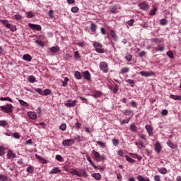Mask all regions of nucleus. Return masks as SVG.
<instances>
[{
	"label": "nucleus",
	"mask_w": 181,
	"mask_h": 181,
	"mask_svg": "<svg viewBox=\"0 0 181 181\" xmlns=\"http://www.w3.org/2000/svg\"><path fill=\"white\" fill-rule=\"evenodd\" d=\"M0 108L1 111L6 112V114H11L12 112V108H13V106L12 104H7L6 106H1Z\"/></svg>",
	"instance_id": "f257e3e1"
},
{
	"label": "nucleus",
	"mask_w": 181,
	"mask_h": 181,
	"mask_svg": "<svg viewBox=\"0 0 181 181\" xmlns=\"http://www.w3.org/2000/svg\"><path fill=\"white\" fill-rule=\"evenodd\" d=\"M93 46L95 47L97 53H104L105 50L103 49V45L100 42H94Z\"/></svg>",
	"instance_id": "f03ea898"
},
{
	"label": "nucleus",
	"mask_w": 181,
	"mask_h": 181,
	"mask_svg": "<svg viewBox=\"0 0 181 181\" xmlns=\"http://www.w3.org/2000/svg\"><path fill=\"white\" fill-rule=\"evenodd\" d=\"M92 153L95 158V160H96V162H100V160H104L105 156H101L100 154V153H98V151H96L95 150H93L92 151Z\"/></svg>",
	"instance_id": "7ed1b4c3"
},
{
	"label": "nucleus",
	"mask_w": 181,
	"mask_h": 181,
	"mask_svg": "<svg viewBox=\"0 0 181 181\" xmlns=\"http://www.w3.org/2000/svg\"><path fill=\"white\" fill-rule=\"evenodd\" d=\"M99 67L103 73H108V64L105 62H102L100 63Z\"/></svg>",
	"instance_id": "20e7f679"
},
{
	"label": "nucleus",
	"mask_w": 181,
	"mask_h": 181,
	"mask_svg": "<svg viewBox=\"0 0 181 181\" xmlns=\"http://www.w3.org/2000/svg\"><path fill=\"white\" fill-rule=\"evenodd\" d=\"M74 144V139H73L64 140L62 141V145L64 146H71V145H73Z\"/></svg>",
	"instance_id": "39448f33"
},
{
	"label": "nucleus",
	"mask_w": 181,
	"mask_h": 181,
	"mask_svg": "<svg viewBox=\"0 0 181 181\" xmlns=\"http://www.w3.org/2000/svg\"><path fill=\"white\" fill-rule=\"evenodd\" d=\"M77 104V100H69L68 103H64L65 107H76V105Z\"/></svg>",
	"instance_id": "423d86ee"
},
{
	"label": "nucleus",
	"mask_w": 181,
	"mask_h": 181,
	"mask_svg": "<svg viewBox=\"0 0 181 181\" xmlns=\"http://www.w3.org/2000/svg\"><path fill=\"white\" fill-rule=\"evenodd\" d=\"M139 74L142 77H151V76H155V73H153V71L146 72L145 71H141Z\"/></svg>",
	"instance_id": "0eeeda50"
},
{
	"label": "nucleus",
	"mask_w": 181,
	"mask_h": 181,
	"mask_svg": "<svg viewBox=\"0 0 181 181\" xmlns=\"http://www.w3.org/2000/svg\"><path fill=\"white\" fill-rule=\"evenodd\" d=\"M28 26L29 28H30L31 29H33L34 30H38V31L42 30V26H40V25L28 23Z\"/></svg>",
	"instance_id": "6e6552de"
},
{
	"label": "nucleus",
	"mask_w": 181,
	"mask_h": 181,
	"mask_svg": "<svg viewBox=\"0 0 181 181\" xmlns=\"http://www.w3.org/2000/svg\"><path fill=\"white\" fill-rule=\"evenodd\" d=\"M82 76L87 80L88 81H90L91 80V74L88 71H86L82 72Z\"/></svg>",
	"instance_id": "1a4fd4ad"
},
{
	"label": "nucleus",
	"mask_w": 181,
	"mask_h": 181,
	"mask_svg": "<svg viewBox=\"0 0 181 181\" xmlns=\"http://www.w3.org/2000/svg\"><path fill=\"white\" fill-rule=\"evenodd\" d=\"M145 128L149 135V136H152L153 135V129L149 124H146Z\"/></svg>",
	"instance_id": "9d476101"
},
{
	"label": "nucleus",
	"mask_w": 181,
	"mask_h": 181,
	"mask_svg": "<svg viewBox=\"0 0 181 181\" xmlns=\"http://www.w3.org/2000/svg\"><path fill=\"white\" fill-rule=\"evenodd\" d=\"M155 151L157 153H160L162 151V146L159 141H157L155 144Z\"/></svg>",
	"instance_id": "9b49d317"
},
{
	"label": "nucleus",
	"mask_w": 181,
	"mask_h": 181,
	"mask_svg": "<svg viewBox=\"0 0 181 181\" xmlns=\"http://www.w3.org/2000/svg\"><path fill=\"white\" fill-rule=\"evenodd\" d=\"M139 6L143 11H148L149 9V5L146 3H140L139 4Z\"/></svg>",
	"instance_id": "f8f14e48"
},
{
	"label": "nucleus",
	"mask_w": 181,
	"mask_h": 181,
	"mask_svg": "<svg viewBox=\"0 0 181 181\" xmlns=\"http://www.w3.org/2000/svg\"><path fill=\"white\" fill-rule=\"evenodd\" d=\"M151 43H155V45H160V43H163V39L151 38Z\"/></svg>",
	"instance_id": "ddd939ff"
},
{
	"label": "nucleus",
	"mask_w": 181,
	"mask_h": 181,
	"mask_svg": "<svg viewBox=\"0 0 181 181\" xmlns=\"http://www.w3.org/2000/svg\"><path fill=\"white\" fill-rule=\"evenodd\" d=\"M156 52H164L165 51V45L163 44H159L156 47Z\"/></svg>",
	"instance_id": "4468645a"
},
{
	"label": "nucleus",
	"mask_w": 181,
	"mask_h": 181,
	"mask_svg": "<svg viewBox=\"0 0 181 181\" xmlns=\"http://www.w3.org/2000/svg\"><path fill=\"white\" fill-rule=\"evenodd\" d=\"M28 115L30 119L35 120L36 119V118H37V116L36 115V113L35 112H28Z\"/></svg>",
	"instance_id": "2eb2a0df"
},
{
	"label": "nucleus",
	"mask_w": 181,
	"mask_h": 181,
	"mask_svg": "<svg viewBox=\"0 0 181 181\" xmlns=\"http://www.w3.org/2000/svg\"><path fill=\"white\" fill-rule=\"evenodd\" d=\"M57 173H62V170L59 169V168H55L49 172L50 175H56Z\"/></svg>",
	"instance_id": "dca6fc26"
},
{
	"label": "nucleus",
	"mask_w": 181,
	"mask_h": 181,
	"mask_svg": "<svg viewBox=\"0 0 181 181\" xmlns=\"http://www.w3.org/2000/svg\"><path fill=\"white\" fill-rule=\"evenodd\" d=\"M167 145L172 149H176V148H177V145L173 144L170 140L167 141Z\"/></svg>",
	"instance_id": "f3484780"
},
{
	"label": "nucleus",
	"mask_w": 181,
	"mask_h": 181,
	"mask_svg": "<svg viewBox=\"0 0 181 181\" xmlns=\"http://www.w3.org/2000/svg\"><path fill=\"white\" fill-rule=\"evenodd\" d=\"M131 157L134 158V159H138V160H142V156H138L136 153H129Z\"/></svg>",
	"instance_id": "a211bd4d"
},
{
	"label": "nucleus",
	"mask_w": 181,
	"mask_h": 181,
	"mask_svg": "<svg viewBox=\"0 0 181 181\" xmlns=\"http://www.w3.org/2000/svg\"><path fill=\"white\" fill-rule=\"evenodd\" d=\"M7 156L8 159H13V158L16 157V155L12 151V150H8Z\"/></svg>",
	"instance_id": "6ab92c4d"
},
{
	"label": "nucleus",
	"mask_w": 181,
	"mask_h": 181,
	"mask_svg": "<svg viewBox=\"0 0 181 181\" xmlns=\"http://www.w3.org/2000/svg\"><path fill=\"white\" fill-rule=\"evenodd\" d=\"M23 59L25 62H32V57L30 54H26L23 56Z\"/></svg>",
	"instance_id": "aec40b11"
},
{
	"label": "nucleus",
	"mask_w": 181,
	"mask_h": 181,
	"mask_svg": "<svg viewBox=\"0 0 181 181\" xmlns=\"http://www.w3.org/2000/svg\"><path fill=\"white\" fill-rule=\"evenodd\" d=\"M26 172H28V173L33 175V173H35V168L32 165H30L27 168Z\"/></svg>",
	"instance_id": "412c9836"
},
{
	"label": "nucleus",
	"mask_w": 181,
	"mask_h": 181,
	"mask_svg": "<svg viewBox=\"0 0 181 181\" xmlns=\"http://www.w3.org/2000/svg\"><path fill=\"white\" fill-rule=\"evenodd\" d=\"M90 31L93 33H95L96 30H97V25H95V23H92L90 24Z\"/></svg>",
	"instance_id": "4be33fe9"
},
{
	"label": "nucleus",
	"mask_w": 181,
	"mask_h": 181,
	"mask_svg": "<svg viewBox=\"0 0 181 181\" xmlns=\"http://www.w3.org/2000/svg\"><path fill=\"white\" fill-rule=\"evenodd\" d=\"M1 23L6 26V28H10L11 24H9V21L8 20H0Z\"/></svg>",
	"instance_id": "5701e85b"
},
{
	"label": "nucleus",
	"mask_w": 181,
	"mask_h": 181,
	"mask_svg": "<svg viewBox=\"0 0 181 181\" xmlns=\"http://www.w3.org/2000/svg\"><path fill=\"white\" fill-rule=\"evenodd\" d=\"M110 35L113 40H117V39H118V37H117V34L115 33V31L114 30H110Z\"/></svg>",
	"instance_id": "b1692460"
},
{
	"label": "nucleus",
	"mask_w": 181,
	"mask_h": 181,
	"mask_svg": "<svg viewBox=\"0 0 181 181\" xmlns=\"http://www.w3.org/2000/svg\"><path fill=\"white\" fill-rule=\"evenodd\" d=\"M103 95V93L96 90L95 91L94 94L92 95V97H93L94 98H98V97H101Z\"/></svg>",
	"instance_id": "393cba45"
},
{
	"label": "nucleus",
	"mask_w": 181,
	"mask_h": 181,
	"mask_svg": "<svg viewBox=\"0 0 181 181\" xmlns=\"http://www.w3.org/2000/svg\"><path fill=\"white\" fill-rule=\"evenodd\" d=\"M35 156H36L37 159L40 160L41 163H42V164L47 163V161H46V159L43 158V157H42L37 154H36Z\"/></svg>",
	"instance_id": "a878e982"
},
{
	"label": "nucleus",
	"mask_w": 181,
	"mask_h": 181,
	"mask_svg": "<svg viewBox=\"0 0 181 181\" xmlns=\"http://www.w3.org/2000/svg\"><path fill=\"white\" fill-rule=\"evenodd\" d=\"M124 157L127 162H129V163H135L136 162V160L132 159L131 157H129V156L125 155Z\"/></svg>",
	"instance_id": "bb28decb"
},
{
	"label": "nucleus",
	"mask_w": 181,
	"mask_h": 181,
	"mask_svg": "<svg viewBox=\"0 0 181 181\" xmlns=\"http://www.w3.org/2000/svg\"><path fill=\"white\" fill-rule=\"evenodd\" d=\"M92 177L95 179V180H100V179H101V174H100V173H93L92 174Z\"/></svg>",
	"instance_id": "cd10ccee"
},
{
	"label": "nucleus",
	"mask_w": 181,
	"mask_h": 181,
	"mask_svg": "<svg viewBox=\"0 0 181 181\" xmlns=\"http://www.w3.org/2000/svg\"><path fill=\"white\" fill-rule=\"evenodd\" d=\"M79 175H81V177L83 176H85V177H87V171H86V170L84 169H80Z\"/></svg>",
	"instance_id": "c85d7f7f"
},
{
	"label": "nucleus",
	"mask_w": 181,
	"mask_h": 181,
	"mask_svg": "<svg viewBox=\"0 0 181 181\" xmlns=\"http://www.w3.org/2000/svg\"><path fill=\"white\" fill-rule=\"evenodd\" d=\"M28 81H29V83H35L36 81V78L35 77V76L30 75L28 78Z\"/></svg>",
	"instance_id": "c756f323"
},
{
	"label": "nucleus",
	"mask_w": 181,
	"mask_h": 181,
	"mask_svg": "<svg viewBox=\"0 0 181 181\" xmlns=\"http://www.w3.org/2000/svg\"><path fill=\"white\" fill-rule=\"evenodd\" d=\"M71 174L74 175V176H78V177H81V175H80V173H78V171H77L76 169L71 171Z\"/></svg>",
	"instance_id": "7c9ffc66"
},
{
	"label": "nucleus",
	"mask_w": 181,
	"mask_h": 181,
	"mask_svg": "<svg viewBox=\"0 0 181 181\" xmlns=\"http://www.w3.org/2000/svg\"><path fill=\"white\" fill-rule=\"evenodd\" d=\"M129 127H130V130L132 131V132H136V131L138 130V127H136L135 124H130Z\"/></svg>",
	"instance_id": "2f4dec72"
},
{
	"label": "nucleus",
	"mask_w": 181,
	"mask_h": 181,
	"mask_svg": "<svg viewBox=\"0 0 181 181\" xmlns=\"http://www.w3.org/2000/svg\"><path fill=\"white\" fill-rule=\"evenodd\" d=\"M69 81H70V79H69V78L65 77L64 80L62 81L63 87H66L67 86V83H69Z\"/></svg>",
	"instance_id": "473e14b6"
},
{
	"label": "nucleus",
	"mask_w": 181,
	"mask_h": 181,
	"mask_svg": "<svg viewBox=\"0 0 181 181\" xmlns=\"http://www.w3.org/2000/svg\"><path fill=\"white\" fill-rule=\"evenodd\" d=\"M170 98H173V100H178V101H181L180 95H170Z\"/></svg>",
	"instance_id": "72a5a7b5"
},
{
	"label": "nucleus",
	"mask_w": 181,
	"mask_h": 181,
	"mask_svg": "<svg viewBox=\"0 0 181 181\" xmlns=\"http://www.w3.org/2000/svg\"><path fill=\"white\" fill-rule=\"evenodd\" d=\"M137 180L139 181H151L149 180V178H145L142 175L137 176Z\"/></svg>",
	"instance_id": "f704fd0d"
},
{
	"label": "nucleus",
	"mask_w": 181,
	"mask_h": 181,
	"mask_svg": "<svg viewBox=\"0 0 181 181\" xmlns=\"http://www.w3.org/2000/svg\"><path fill=\"white\" fill-rule=\"evenodd\" d=\"M96 144H98L100 148H105L107 146V144L101 141H96Z\"/></svg>",
	"instance_id": "c9c22d12"
},
{
	"label": "nucleus",
	"mask_w": 181,
	"mask_h": 181,
	"mask_svg": "<svg viewBox=\"0 0 181 181\" xmlns=\"http://www.w3.org/2000/svg\"><path fill=\"white\" fill-rule=\"evenodd\" d=\"M74 76L77 80H81V74L79 71H76Z\"/></svg>",
	"instance_id": "e433bc0d"
},
{
	"label": "nucleus",
	"mask_w": 181,
	"mask_h": 181,
	"mask_svg": "<svg viewBox=\"0 0 181 181\" xmlns=\"http://www.w3.org/2000/svg\"><path fill=\"white\" fill-rule=\"evenodd\" d=\"M35 43L37 45H39V46H41V47H45V42L42 40H35Z\"/></svg>",
	"instance_id": "4c0bfd02"
},
{
	"label": "nucleus",
	"mask_w": 181,
	"mask_h": 181,
	"mask_svg": "<svg viewBox=\"0 0 181 181\" xmlns=\"http://www.w3.org/2000/svg\"><path fill=\"white\" fill-rule=\"evenodd\" d=\"M50 52H52V53H57V52H59V47H52L49 49Z\"/></svg>",
	"instance_id": "58836bf2"
},
{
	"label": "nucleus",
	"mask_w": 181,
	"mask_h": 181,
	"mask_svg": "<svg viewBox=\"0 0 181 181\" xmlns=\"http://www.w3.org/2000/svg\"><path fill=\"white\" fill-rule=\"evenodd\" d=\"M129 71V68L128 67H124L123 69H121V74H125V73H128Z\"/></svg>",
	"instance_id": "ea45409f"
},
{
	"label": "nucleus",
	"mask_w": 181,
	"mask_h": 181,
	"mask_svg": "<svg viewBox=\"0 0 181 181\" xmlns=\"http://www.w3.org/2000/svg\"><path fill=\"white\" fill-rule=\"evenodd\" d=\"M18 101L21 105H22L23 107H29V104H28V103L23 101V100H19Z\"/></svg>",
	"instance_id": "a19ab883"
},
{
	"label": "nucleus",
	"mask_w": 181,
	"mask_h": 181,
	"mask_svg": "<svg viewBox=\"0 0 181 181\" xmlns=\"http://www.w3.org/2000/svg\"><path fill=\"white\" fill-rule=\"evenodd\" d=\"M160 23L162 26H165V25H168V20L163 18L160 20Z\"/></svg>",
	"instance_id": "79ce46f5"
},
{
	"label": "nucleus",
	"mask_w": 181,
	"mask_h": 181,
	"mask_svg": "<svg viewBox=\"0 0 181 181\" xmlns=\"http://www.w3.org/2000/svg\"><path fill=\"white\" fill-rule=\"evenodd\" d=\"M158 172L162 175H166V173H168V170H166V168H160L158 169Z\"/></svg>",
	"instance_id": "37998d69"
},
{
	"label": "nucleus",
	"mask_w": 181,
	"mask_h": 181,
	"mask_svg": "<svg viewBox=\"0 0 181 181\" xmlns=\"http://www.w3.org/2000/svg\"><path fill=\"white\" fill-rule=\"evenodd\" d=\"M123 114L127 117H129L132 114V110H126Z\"/></svg>",
	"instance_id": "c03bdc74"
},
{
	"label": "nucleus",
	"mask_w": 181,
	"mask_h": 181,
	"mask_svg": "<svg viewBox=\"0 0 181 181\" xmlns=\"http://www.w3.org/2000/svg\"><path fill=\"white\" fill-rule=\"evenodd\" d=\"M112 141L114 146H118V145H119V141L118 139H113Z\"/></svg>",
	"instance_id": "a18cd8bd"
},
{
	"label": "nucleus",
	"mask_w": 181,
	"mask_h": 181,
	"mask_svg": "<svg viewBox=\"0 0 181 181\" xmlns=\"http://www.w3.org/2000/svg\"><path fill=\"white\" fill-rule=\"evenodd\" d=\"M8 122L6 120H0V127H6Z\"/></svg>",
	"instance_id": "49530a36"
},
{
	"label": "nucleus",
	"mask_w": 181,
	"mask_h": 181,
	"mask_svg": "<svg viewBox=\"0 0 181 181\" xmlns=\"http://www.w3.org/2000/svg\"><path fill=\"white\" fill-rule=\"evenodd\" d=\"M78 7L77 6H74V7H72L71 11L73 13H77L78 12Z\"/></svg>",
	"instance_id": "de8ad7c7"
},
{
	"label": "nucleus",
	"mask_w": 181,
	"mask_h": 181,
	"mask_svg": "<svg viewBox=\"0 0 181 181\" xmlns=\"http://www.w3.org/2000/svg\"><path fill=\"white\" fill-rule=\"evenodd\" d=\"M66 128H67V125H66V124H64V123H62L59 126V129H61L62 131H66Z\"/></svg>",
	"instance_id": "09e8293b"
},
{
	"label": "nucleus",
	"mask_w": 181,
	"mask_h": 181,
	"mask_svg": "<svg viewBox=\"0 0 181 181\" xmlns=\"http://www.w3.org/2000/svg\"><path fill=\"white\" fill-rule=\"evenodd\" d=\"M4 155H5V148L0 146V156H4Z\"/></svg>",
	"instance_id": "8fccbe9b"
},
{
	"label": "nucleus",
	"mask_w": 181,
	"mask_h": 181,
	"mask_svg": "<svg viewBox=\"0 0 181 181\" xmlns=\"http://www.w3.org/2000/svg\"><path fill=\"white\" fill-rule=\"evenodd\" d=\"M124 57L127 62H131L132 60V55L130 54H127Z\"/></svg>",
	"instance_id": "3c124183"
},
{
	"label": "nucleus",
	"mask_w": 181,
	"mask_h": 181,
	"mask_svg": "<svg viewBox=\"0 0 181 181\" xmlns=\"http://www.w3.org/2000/svg\"><path fill=\"white\" fill-rule=\"evenodd\" d=\"M27 18H33L35 16V14H33V11H28L26 13Z\"/></svg>",
	"instance_id": "603ef678"
},
{
	"label": "nucleus",
	"mask_w": 181,
	"mask_h": 181,
	"mask_svg": "<svg viewBox=\"0 0 181 181\" xmlns=\"http://www.w3.org/2000/svg\"><path fill=\"white\" fill-rule=\"evenodd\" d=\"M8 29H10L11 32H16V26L12 25V24H10V27H8Z\"/></svg>",
	"instance_id": "864d4df0"
},
{
	"label": "nucleus",
	"mask_w": 181,
	"mask_h": 181,
	"mask_svg": "<svg viewBox=\"0 0 181 181\" xmlns=\"http://www.w3.org/2000/svg\"><path fill=\"white\" fill-rule=\"evenodd\" d=\"M74 57L76 60H80V53H78V51L75 52L74 53Z\"/></svg>",
	"instance_id": "5fc2aeb1"
},
{
	"label": "nucleus",
	"mask_w": 181,
	"mask_h": 181,
	"mask_svg": "<svg viewBox=\"0 0 181 181\" xmlns=\"http://www.w3.org/2000/svg\"><path fill=\"white\" fill-rule=\"evenodd\" d=\"M157 10H158V8H156V7H153V9L150 12V15H151V16H153V15H155V13H156Z\"/></svg>",
	"instance_id": "6e6d98bb"
},
{
	"label": "nucleus",
	"mask_w": 181,
	"mask_h": 181,
	"mask_svg": "<svg viewBox=\"0 0 181 181\" xmlns=\"http://www.w3.org/2000/svg\"><path fill=\"white\" fill-rule=\"evenodd\" d=\"M1 101H9L10 103H13L12 99L10 98H1Z\"/></svg>",
	"instance_id": "4d7b16f0"
},
{
	"label": "nucleus",
	"mask_w": 181,
	"mask_h": 181,
	"mask_svg": "<svg viewBox=\"0 0 181 181\" xmlns=\"http://www.w3.org/2000/svg\"><path fill=\"white\" fill-rule=\"evenodd\" d=\"M56 159L59 162H63V157L62 156H60V155H57L56 156Z\"/></svg>",
	"instance_id": "13d9d810"
},
{
	"label": "nucleus",
	"mask_w": 181,
	"mask_h": 181,
	"mask_svg": "<svg viewBox=\"0 0 181 181\" xmlns=\"http://www.w3.org/2000/svg\"><path fill=\"white\" fill-rule=\"evenodd\" d=\"M53 13H54V11H53V10H49V11H48V16L49 17V18H54V16L53 15Z\"/></svg>",
	"instance_id": "bf43d9fd"
},
{
	"label": "nucleus",
	"mask_w": 181,
	"mask_h": 181,
	"mask_svg": "<svg viewBox=\"0 0 181 181\" xmlns=\"http://www.w3.org/2000/svg\"><path fill=\"white\" fill-rule=\"evenodd\" d=\"M167 56H168L170 59H173V52L172 51L167 52Z\"/></svg>",
	"instance_id": "052dcab7"
},
{
	"label": "nucleus",
	"mask_w": 181,
	"mask_h": 181,
	"mask_svg": "<svg viewBox=\"0 0 181 181\" xmlns=\"http://www.w3.org/2000/svg\"><path fill=\"white\" fill-rule=\"evenodd\" d=\"M0 180L1 181H6V180H8V178L6 177V176H5L4 175H0Z\"/></svg>",
	"instance_id": "680f3d73"
},
{
	"label": "nucleus",
	"mask_w": 181,
	"mask_h": 181,
	"mask_svg": "<svg viewBox=\"0 0 181 181\" xmlns=\"http://www.w3.org/2000/svg\"><path fill=\"white\" fill-rule=\"evenodd\" d=\"M136 145H139V146H141V148H145V146H144V141H139L136 142Z\"/></svg>",
	"instance_id": "e2e57ef3"
},
{
	"label": "nucleus",
	"mask_w": 181,
	"mask_h": 181,
	"mask_svg": "<svg viewBox=\"0 0 181 181\" xmlns=\"http://www.w3.org/2000/svg\"><path fill=\"white\" fill-rule=\"evenodd\" d=\"M126 82L131 84V87H134V80L127 79L126 80Z\"/></svg>",
	"instance_id": "0e129e2a"
},
{
	"label": "nucleus",
	"mask_w": 181,
	"mask_h": 181,
	"mask_svg": "<svg viewBox=\"0 0 181 181\" xmlns=\"http://www.w3.org/2000/svg\"><path fill=\"white\" fill-rule=\"evenodd\" d=\"M13 136L15 138V139H19L21 138V135L16 132L13 134Z\"/></svg>",
	"instance_id": "69168bd1"
},
{
	"label": "nucleus",
	"mask_w": 181,
	"mask_h": 181,
	"mask_svg": "<svg viewBox=\"0 0 181 181\" xmlns=\"http://www.w3.org/2000/svg\"><path fill=\"white\" fill-rule=\"evenodd\" d=\"M49 94H50V90L49 89L44 90V95H49Z\"/></svg>",
	"instance_id": "338daca9"
},
{
	"label": "nucleus",
	"mask_w": 181,
	"mask_h": 181,
	"mask_svg": "<svg viewBox=\"0 0 181 181\" xmlns=\"http://www.w3.org/2000/svg\"><path fill=\"white\" fill-rule=\"evenodd\" d=\"M154 180H155V181H160V176H159V175H155V176H154Z\"/></svg>",
	"instance_id": "774afa93"
}]
</instances>
